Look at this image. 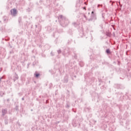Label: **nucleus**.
<instances>
[{
	"mask_svg": "<svg viewBox=\"0 0 131 131\" xmlns=\"http://www.w3.org/2000/svg\"><path fill=\"white\" fill-rule=\"evenodd\" d=\"M58 19L59 20L60 23L61 25L66 26L67 25H68V23H69L68 19L66 18L65 16H63L62 15L59 16Z\"/></svg>",
	"mask_w": 131,
	"mask_h": 131,
	"instance_id": "f257e3e1",
	"label": "nucleus"
},
{
	"mask_svg": "<svg viewBox=\"0 0 131 131\" xmlns=\"http://www.w3.org/2000/svg\"><path fill=\"white\" fill-rule=\"evenodd\" d=\"M95 20H97V14L96 13V10L93 9L91 12L90 18L88 19V21H95Z\"/></svg>",
	"mask_w": 131,
	"mask_h": 131,
	"instance_id": "f03ea898",
	"label": "nucleus"
},
{
	"mask_svg": "<svg viewBox=\"0 0 131 131\" xmlns=\"http://www.w3.org/2000/svg\"><path fill=\"white\" fill-rule=\"evenodd\" d=\"M80 122H81V119L80 118L77 120L74 119L72 121L73 126H74V127H76L77 125H78V126H80Z\"/></svg>",
	"mask_w": 131,
	"mask_h": 131,
	"instance_id": "7ed1b4c3",
	"label": "nucleus"
},
{
	"mask_svg": "<svg viewBox=\"0 0 131 131\" xmlns=\"http://www.w3.org/2000/svg\"><path fill=\"white\" fill-rule=\"evenodd\" d=\"M93 76V74L92 73H88L84 75V78L86 81H89V79H91Z\"/></svg>",
	"mask_w": 131,
	"mask_h": 131,
	"instance_id": "20e7f679",
	"label": "nucleus"
},
{
	"mask_svg": "<svg viewBox=\"0 0 131 131\" xmlns=\"http://www.w3.org/2000/svg\"><path fill=\"white\" fill-rule=\"evenodd\" d=\"M62 55L64 56V57H68L69 55H70V53H69V50L65 49L62 51Z\"/></svg>",
	"mask_w": 131,
	"mask_h": 131,
	"instance_id": "39448f33",
	"label": "nucleus"
},
{
	"mask_svg": "<svg viewBox=\"0 0 131 131\" xmlns=\"http://www.w3.org/2000/svg\"><path fill=\"white\" fill-rule=\"evenodd\" d=\"M84 111L86 113H91L92 112V108L90 106H86L84 107Z\"/></svg>",
	"mask_w": 131,
	"mask_h": 131,
	"instance_id": "423d86ee",
	"label": "nucleus"
},
{
	"mask_svg": "<svg viewBox=\"0 0 131 131\" xmlns=\"http://www.w3.org/2000/svg\"><path fill=\"white\" fill-rule=\"evenodd\" d=\"M10 13H11V15H12V16H16V15H17V9L13 8V9H11L10 10Z\"/></svg>",
	"mask_w": 131,
	"mask_h": 131,
	"instance_id": "0eeeda50",
	"label": "nucleus"
},
{
	"mask_svg": "<svg viewBox=\"0 0 131 131\" xmlns=\"http://www.w3.org/2000/svg\"><path fill=\"white\" fill-rule=\"evenodd\" d=\"M117 107H119V109L121 112H122L124 110V107H123V105L121 104H117Z\"/></svg>",
	"mask_w": 131,
	"mask_h": 131,
	"instance_id": "6e6552de",
	"label": "nucleus"
},
{
	"mask_svg": "<svg viewBox=\"0 0 131 131\" xmlns=\"http://www.w3.org/2000/svg\"><path fill=\"white\" fill-rule=\"evenodd\" d=\"M18 79H19V77L18 76V75L17 74V73H15L14 75L13 76V79L14 82H15L16 80H18Z\"/></svg>",
	"mask_w": 131,
	"mask_h": 131,
	"instance_id": "1a4fd4ad",
	"label": "nucleus"
},
{
	"mask_svg": "<svg viewBox=\"0 0 131 131\" xmlns=\"http://www.w3.org/2000/svg\"><path fill=\"white\" fill-rule=\"evenodd\" d=\"M2 116H5L7 113H8V108H3L2 109Z\"/></svg>",
	"mask_w": 131,
	"mask_h": 131,
	"instance_id": "9d476101",
	"label": "nucleus"
},
{
	"mask_svg": "<svg viewBox=\"0 0 131 131\" xmlns=\"http://www.w3.org/2000/svg\"><path fill=\"white\" fill-rule=\"evenodd\" d=\"M62 81L63 83H67L68 82V76H64L63 79L62 80Z\"/></svg>",
	"mask_w": 131,
	"mask_h": 131,
	"instance_id": "9b49d317",
	"label": "nucleus"
},
{
	"mask_svg": "<svg viewBox=\"0 0 131 131\" xmlns=\"http://www.w3.org/2000/svg\"><path fill=\"white\" fill-rule=\"evenodd\" d=\"M34 76L35 78H39V76H40V74L36 71L34 74Z\"/></svg>",
	"mask_w": 131,
	"mask_h": 131,
	"instance_id": "f8f14e48",
	"label": "nucleus"
},
{
	"mask_svg": "<svg viewBox=\"0 0 131 131\" xmlns=\"http://www.w3.org/2000/svg\"><path fill=\"white\" fill-rule=\"evenodd\" d=\"M68 34H70V35H72L73 34V30L72 29H70L67 31Z\"/></svg>",
	"mask_w": 131,
	"mask_h": 131,
	"instance_id": "ddd939ff",
	"label": "nucleus"
},
{
	"mask_svg": "<svg viewBox=\"0 0 131 131\" xmlns=\"http://www.w3.org/2000/svg\"><path fill=\"white\" fill-rule=\"evenodd\" d=\"M80 37H84L85 36L84 35V34L83 33V30L82 29H81L80 32L79 33Z\"/></svg>",
	"mask_w": 131,
	"mask_h": 131,
	"instance_id": "4468645a",
	"label": "nucleus"
},
{
	"mask_svg": "<svg viewBox=\"0 0 131 131\" xmlns=\"http://www.w3.org/2000/svg\"><path fill=\"white\" fill-rule=\"evenodd\" d=\"M105 53L107 54V55H111V54H112L111 50H110V49L109 48L106 49Z\"/></svg>",
	"mask_w": 131,
	"mask_h": 131,
	"instance_id": "2eb2a0df",
	"label": "nucleus"
},
{
	"mask_svg": "<svg viewBox=\"0 0 131 131\" xmlns=\"http://www.w3.org/2000/svg\"><path fill=\"white\" fill-rule=\"evenodd\" d=\"M66 108L69 109L70 108V102L69 101H67L66 104Z\"/></svg>",
	"mask_w": 131,
	"mask_h": 131,
	"instance_id": "dca6fc26",
	"label": "nucleus"
},
{
	"mask_svg": "<svg viewBox=\"0 0 131 131\" xmlns=\"http://www.w3.org/2000/svg\"><path fill=\"white\" fill-rule=\"evenodd\" d=\"M97 68H99V66H98L97 64H94L93 66V67L92 68V70H95V69H97Z\"/></svg>",
	"mask_w": 131,
	"mask_h": 131,
	"instance_id": "f3484780",
	"label": "nucleus"
},
{
	"mask_svg": "<svg viewBox=\"0 0 131 131\" xmlns=\"http://www.w3.org/2000/svg\"><path fill=\"white\" fill-rule=\"evenodd\" d=\"M79 65L80 67H83L84 66V63L82 61H79Z\"/></svg>",
	"mask_w": 131,
	"mask_h": 131,
	"instance_id": "a211bd4d",
	"label": "nucleus"
},
{
	"mask_svg": "<svg viewBox=\"0 0 131 131\" xmlns=\"http://www.w3.org/2000/svg\"><path fill=\"white\" fill-rule=\"evenodd\" d=\"M71 42H72V39L69 38L67 41V45H71Z\"/></svg>",
	"mask_w": 131,
	"mask_h": 131,
	"instance_id": "6ab92c4d",
	"label": "nucleus"
},
{
	"mask_svg": "<svg viewBox=\"0 0 131 131\" xmlns=\"http://www.w3.org/2000/svg\"><path fill=\"white\" fill-rule=\"evenodd\" d=\"M120 87V84H115L114 88L117 89V90H119Z\"/></svg>",
	"mask_w": 131,
	"mask_h": 131,
	"instance_id": "aec40b11",
	"label": "nucleus"
},
{
	"mask_svg": "<svg viewBox=\"0 0 131 131\" xmlns=\"http://www.w3.org/2000/svg\"><path fill=\"white\" fill-rule=\"evenodd\" d=\"M95 81V77H93V76L91 77V78H90V79H89V82H93V81Z\"/></svg>",
	"mask_w": 131,
	"mask_h": 131,
	"instance_id": "412c9836",
	"label": "nucleus"
},
{
	"mask_svg": "<svg viewBox=\"0 0 131 131\" xmlns=\"http://www.w3.org/2000/svg\"><path fill=\"white\" fill-rule=\"evenodd\" d=\"M105 35H106V36H108V37H111V33L109 31H106Z\"/></svg>",
	"mask_w": 131,
	"mask_h": 131,
	"instance_id": "4be33fe9",
	"label": "nucleus"
},
{
	"mask_svg": "<svg viewBox=\"0 0 131 131\" xmlns=\"http://www.w3.org/2000/svg\"><path fill=\"white\" fill-rule=\"evenodd\" d=\"M87 90H88V89L86 88V87L85 86L82 88V91L83 93L86 92Z\"/></svg>",
	"mask_w": 131,
	"mask_h": 131,
	"instance_id": "5701e85b",
	"label": "nucleus"
},
{
	"mask_svg": "<svg viewBox=\"0 0 131 131\" xmlns=\"http://www.w3.org/2000/svg\"><path fill=\"white\" fill-rule=\"evenodd\" d=\"M124 89H125V87L124 86V85L120 84V89L119 90H124Z\"/></svg>",
	"mask_w": 131,
	"mask_h": 131,
	"instance_id": "b1692460",
	"label": "nucleus"
},
{
	"mask_svg": "<svg viewBox=\"0 0 131 131\" xmlns=\"http://www.w3.org/2000/svg\"><path fill=\"white\" fill-rule=\"evenodd\" d=\"M14 110H16L17 112H19V105H16L14 108Z\"/></svg>",
	"mask_w": 131,
	"mask_h": 131,
	"instance_id": "393cba45",
	"label": "nucleus"
},
{
	"mask_svg": "<svg viewBox=\"0 0 131 131\" xmlns=\"http://www.w3.org/2000/svg\"><path fill=\"white\" fill-rule=\"evenodd\" d=\"M4 95H6V93L3 91L0 92V97H4Z\"/></svg>",
	"mask_w": 131,
	"mask_h": 131,
	"instance_id": "a878e982",
	"label": "nucleus"
},
{
	"mask_svg": "<svg viewBox=\"0 0 131 131\" xmlns=\"http://www.w3.org/2000/svg\"><path fill=\"white\" fill-rule=\"evenodd\" d=\"M3 20L5 23H8V18H7V17H4Z\"/></svg>",
	"mask_w": 131,
	"mask_h": 131,
	"instance_id": "bb28decb",
	"label": "nucleus"
},
{
	"mask_svg": "<svg viewBox=\"0 0 131 131\" xmlns=\"http://www.w3.org/2000/svg\"><path fill=\"white\" fill-rule=\"evenodd\" d=\"M9 123V119L8 118H5V124H8Z\"/></svg>",
	"mask_w": 131,
	"mask_h": 131,
	"instance_id": "cd10ccee",
	"label": "nucleus"
},
{
	"mask_svg": "<svg viewBox=\"0 0 131 131\" xmlns=\"http://www.w3.org/2000/svg\"><path fill=\"white\" fill-rule=\"evenodd\" d=\"M98 81L99 82H100V83L98 84L99 86L101 85L102 83H103V82L102 81V79H98Z\"/></svg>",
	"mask_w": 131,
	"mask_h": 131,
	"instance_id": "c85d7f7f",
	"label": "nucleus"
},
{
	"mask_svg": "<svg viewBox=\"0 0 131 131\" xmlns=\"http://www.w3.org/2000/svg\"><path fill=\"white\" fill-rule=\"evenodd\" d=\"M96 122H97V121H96L95 120H91V123H92V124H95Z\"/></svg>",
	"mask_w": 131,
	"mask_h": 131,
	"instance_id": "c756f323",
	"label": "nucleus"
},
{
	"mask_svg": "<svg viewBox=\"0 0 131 131\" xmlns=\"http://www.w3.org/2000/svg\"><path fill=\"white\" fill-rule=\"evenodd\" d=\"M125 95L126 96L127 98L128 99V97H129V96H131V94H129V93H126Z\"/></svg>",
	"mask_w": 131,
	"mask_h": 131,
	"instance_id": "7c9ffc66",
	"label": "nucleus"
},
{
	"mask_svg": "<svg viewBox=\"0 0 131 131\" xmlns=\"http://www.w3.org/2000/svg\"><path fill=\"white\" fill-rule=\"evenodd\" d=\"M74 58L76 60V59H77V55L76 54V53H75V52H74Z\"/></svg>",
	"mask_w": 131,
	"mask_h": 131,
	"instance_id": "2f4dec72",
	"label": "nucleus"
},
{
	"mask_svg": "<svg viewBox=\"0 0 131 131\" xmlns=\"http://www.w3.org/2000/svg\"><path fill=\"white\" fill-rule=\"evenodd\" d=\"M101 15H102V18H103V19H105V13H104V12H102V13H101Z\"/></svg>",
	"mask_w": 131,
	"mask_h": 131,
	"instance_id": "473e14b6",
	"label": "nucleus"
},
{
	"mask_svg": "<svg viewBox=\"0 0 131 131\" xmlns=\"http://www.w3.org/2000/svg\"><path fill=\"white\" fill-rule=\"evenodd\" d=\"M32 10V9H31V8L29 7L27 9V12H31V11Z\"/></svg>",
	"mask_w": 131,
	"mask_h": 131,
	"instance_id": "72a5a7b5",
	"label": "nucleus"
},
{
	"mask_svg": "<svg viewBox=\"0 0 131 131\" xmlns=\"http://www.w3.org/2000/svg\"><path fill=\"white\" fill-rule=\"evenodd\" d=\"M51 56H52V57H54V56H55V53L53 52V51H52L50 53Z\"/></svg>",
	"mask_w": 131,
	"mask_h": 131,
	"instance_id": "f704fd0d",
	"label": "nucleus"
},
{
	"mask_svg": "<svg viewBox=\"0 0 131 131\" xmlns=\"http://www.w3.org/2000/svg\"><path fill=\"white\" fill-rule=\"evenodd\" d=\"M29 7L31 8H31H33V4L30 3Z\"/></svg>",
	"mask_w": 131,
	"mask_h": 131,
	"instance_id": "c9c22d12",
	"label": "nucleus"
},
{
	"mask_svg": "<svg viewBox=\"0 0 131 131\" xmlns=\"http://www.w3.org/2000/svg\"><path fill=\"white\" fill-rule=\"evenodd\" d=\"M57 53H58V55L61 54V53H62V51L61 50V49L57 50Z\"/></svg>",
	"mask_w": 131,
	"mask_h": 131,
	"instance_id": "e433bc0d",
	"label": "nucleus"
},
{
	"mask_svg": "<svg viewBox=\"0 0 131 131\" xmlns=\"http://www.w3.org/2000/svg\"><path fill=\"white\" fill-rule=\"evenodd\" d=\"M49 71L51 73V74H54V71H53V70H50Z\"/></svg>",
	"mask_w": 131,
	"mask_h": 131,
	"instance_id": "4c0bfd02",
	"label": "nucleus"
},
{
	"mask_svg": "<svg viewBox=\"0 0 131 131\" xmlns=\"http://www.w3.org/2000/svg\"><path fill=\"white\" fill-rule=\"evenodd\" d=\"M83 17H84L85 19V20H88V21H89V19H88V17H86V16L85 14L83 15Z\"/></svg>",
	"mask_w": 131,
	"mask_h": 131,
	"instance_id": "58836bf2",
	"label": "nucleus"
},
{
	"mask_svg": "<svg viewBox=\"0 0 131 131\" xmlns=\"http://www.w3.org/2000/svg\"><path fill=\"white\" fill-rule=\"evenodd\" d=\"M100 89L101 90H105V86H104V85H102V86L100 87Z\"/></svg>",
	"mask_w": 131,
	"mask_h": 131,
	"instance_id": "ea45409f",
	"label": "nucleus"
},
{
	"mask_svg": "<svg viewBox=\"0 0 131 131\" xmlns=\"http://www.w3.org/2000/svg\"><path fill=\"white\" fill-rule=\"evenodd\" d=\"M41 57H42V58H46V56L45 54L42 53L41 54Z\"/></svg>",
	"mask_w": 131,
	"mask_h": 131,
	"instance_id": "a19ab883",
	"label": "nucleus"
},
{
	"mask_svg": "<svg viewBox=\"0 0 131 131\" xmlns=\"http://www.w3.org/2000/svg\"><path fill=\"white\" fill-rule=\"evenodd\" d=\"M21 21V17H19L18 18V23H20Z\"/></svg>",
	"mask_w": 131,
	"mask_h": 131,
	"instance_id": "79ce46f5",
	"label": "nucleus"
},
{
	"mask_svg": "<svg viewBox=\"0 0 131 131\" xmlns=\"http://www.w3.org/2000/svg\"><path fill=\"white\" fill-rule=\"evenodd\" d=\"M100 7H103V5L98 4L97 5V8H100Z\"/></svg>",
	"mask_w": 131,
	"mask_h": 131,
	"instance_id": "37998d69",
	"label": "nucleus"
},
{
	"mask_svg": "<svg viewBox=\"0 0 131 131\" xmlns=\"http://www.w3.org/2000/svg\"><path fill=\"white\" fill-rule=\"evenodd\" d=\"M72 111H73V112H74V113H76V110L75 109L73 108Z\"/></svg>",
	"mask_w": 131,
	"mask_h": 131,
	"instance_id": "c03bdc74",
	"label": "nucleus"
},
{
	"mask_svg": "<svg viewBox=\"0 0 131 131\" xmlns=\"http://www.w3.org/2000/svg\"><path fill=\"white\" fill-rule=\"evenodd\" d=\"M11 6H12V3H10V4H8V7H9L10 8H11Z\"/></svg>",
	"mask_w": 131,
	"mask_h": 131,
	"instance_id": "a18cd8bd",
	"label": "nucleus"
},
{
	"mask_svg": "<svg viewBox=\"0 0 131 131\" xmlns=\"http://www.w3.org/2000/svg\"><path fill=\"white\" fill-rule=\"evenodd\" d=\"M30 65V63H27V68H29V66Z\"/></svg>",
	"mask_w": 131,
	"mask_h": 131,
	"instance_id": "49530a36",
	"label": "nucleus"
},
{
	"mask_svg": "<svg viewBox=\"0 0 131 131\" xmlns=\"http://www.w3.org/2000/svg\"><path fill=\"white\" fill-rule=\"evenodd\" d=\"M47 18H50V14H48L46 15Z\"/></svg>",
	"mask_w": 131,
	"mask_h": 131,
	"instance_id": "de8ad7c7",
	"label": "nucleus"
},
{
	"mask_svg": "<svg viewBox=\"0 0 131 131\" xmlns=\"http://www.w3.org/2000/svg\"><path fill=\"white\" fill-rule=\"evenodd\" d=\"M117 62H118L117 64L119 65V66L120 65V61L118 60Z\"/></svg>",
	"mask_w": 131,
	"mask_h": 131,
	"instance_id": "09e8293b",
	"label": "nucleus"
},
{
	"mask_svg": "<svg viewBox=\"0 0 131 131\" xmlns=\"http://www.w3.org/2000/svg\"><path fill=\"white\" fill-rule=\"evenodd\" d=\"M97 56L98 57V59H99V58H101V55L100 54H98Z\"/></svg>",
	"mask_w": 131,
	"mask_h": 131,
	"instance_id": "8fccbe9b",
	"label": "nucleus"
},
{
	"mask_svg": "<svg viewBox=\"0 0 131 131\" xmlns=\"http://www.w3.org/2000/svg\"><path fill=\"white\" fill-rule=\"evenodd\" d=\"M56 33H53V36L54 37H55V36L56 35Z\"/></svg>",
	"mask_w": 131,
	"mask_h": 131,
	"instance_id": "3c124183",
	"label": "nucleus"
},
{
	"mask_svg": "<svg viewBox=\"0 0 131 131\" xmlns=\"http://www.w3.org/2000/svg\"><path fill=\"white\" fill-rule=\"evenodd\" d=\"M18 94V95H19L20 97H21V96H22V94H21V93H19Z\"/></svg>",
	"mask_w": 131,
	"mask_h": 131,
	"instance_id": "603ef678",
	"label": "nucleus"
},
{
	"mask_svg": "<svg viewBox=\"0 0 131 131\" xmlns=\"http://www.w3.org/2000/svg\"><path fill=\"white\" fill-rule=\"evenodd\" d=\"M113 36H114V37H115V33H113Z\"/></svg>",
	"mask_w": 131,
	"mask_h": 131,
	"instance_id": "864d4df0",
	"label": "nucleus"
},
{
	"mask_svg": "<svg viewBox=\"0 0 131 131\" xmlns=\"http://www.w3.org/2000/svg\"><path fill=\"white\" fill-rule=\"evenodd\" d=\"M10 101V99H7V102H9Z\"/></svg>",
	"mask_w": 131,
	"mask_h": 131,
	"instance_id": "5fc2aeb1",
	"label": "nucleus"
},
{
	"mask_svg": "<svg viewBox=\"0 0 131 131\" xmlns=\"http://www.w3.org/2000/svg\"><path fill=\"white\" fill-rule=\"evenodd\" d=\"M100 27H101V29H103V25H100Z\"/></svg>",
	"mask_w": 131,
	"mask_h": 131,
	"instance_id": "6e6d98bb",
	"label": "nucleus"
},
{
	"mask_svg": "<svg viewBox=\"0 0 131 131\" xmlns=\"http://www.w3.org/2000/svg\"><path fill=\"white\" fill-rule=\"evenodd\" d=\"M24 97H23L22 98H21V100H22V101H24Z\"/></svg>",
	"mask_w": 131,
	"mask_h": 131,
	"instance_id": "4d7b16f0",
	"label": "nucleus"
},
{
	"mask_svg": "<svg viewBox=\"0 0 131 131\" xmlns=\"http://www.w3.org/2000/svg\"><path fill=\"white\" fill-rule=\"evenodd\" d=\"M105 12L106 13H107V12H108V10H107V9H105Z\"/></svg>",
	"mask_w": 131,
	"mask_h": 131,
	"instance_id": "13d9d810",
	"label": "nucleus"
},
{
	"mask_svg": "<svg viewBox=\"0 0 131 131\" xmlns=\"http://www.w3.org/2000/svg\"><path fill=\"white\" fill-rule=\"evenodd\" d=\"M23 66H25V64H24V61H23Z\"/></svg>",
	"mask_w": 131,
	"mask_h": 131,
	"instance_id": "bf43d9fd",
	"label": "nucleus"
},
{
	"mask_svg": "<svg viewBox=\"0 0 131 131\" xmlns=\"http://www.w3.org/2000/svg\"><path fill=\"white\" fill-rule=\"evenodd\" d=\"M2 79H3V77H2L1 78H0V81H1Z\"/></svg>",
	"mask_w": 131,
	"mask_h": 131,
	"instance_id": "052dcab7",
	"label": "nucleus"
},
{
	"mask_svg": "<svg viewBox=\"0 0 131 131\" xmlns=\"http://www.w3.org/2000/svg\"><path fill=\"white\" fill-rule=\"evenodd\" d=\"M113 64H116V61H114L113 62Z\"/></svg>",
	"mask_w": 131,
	"mask_h": 131,
	"instance_id": "680f3d73",
	"label": "nucleus"
},
{
	"mask_svg": "<svg viewBox=\"0 0 131 131\" xmlns=\"http://www.w3.org/2000/svg\"><path fill=\"white\" fill-rule=\"evenodd\" d=\"M12 53H13V51H10V54H12Z\"/></svg>",
	"mask_w": 131,
	"mask_h": 131,
	"instance_id": "e2e57ef3",
	"label": "nucleus"
},
{
	"mask_svg": "<svg viewBox=\"0 0 131 131\" xmlns=\"http://www.w3.org/2000/svg\"><path fill=\"white\" fill-rule=\"evenodd\" d=\"M57 39H56L55 40V41H56L55 43H57Z\"/></svg>",
	"mask_w": 131,
	"mask_h": 131,
	"instance_id": "0e129e2a",
	"label": "nucleus"
},
{
	"mask_svg": "<svg viewBox=\"0 0 131 131\" xmlns=\"http://www.w3.org/2000/svg\"><path fill=\"white\" fill-rule=\"evenodd\" d=\"M73 24H74V25H75V24H76V23H73Z\"/></svg>",
	"mask_w": 131,
	"mask_h": 131,
	"instance_id": "69168bd1",
	"label": "nucleus"
},
{
	"mask_svg": "<svg viewBox=\"0 0 131 131\" xmlns=\"http://www.w3.org/2000/svg\"><path fill=\"white\" fill-rule=\"evenodd\" d=\"M102 64H105V62H102Z\"/></svg>",
	"mask_w": 131,
	"mask_h": 131,
	"instance_id": "338daca9",
	"label": "nucleus"
},
{
	"mask_svg": "<svg viewBox=\"0 0 131 131\" xmlns=\"http://www.w3.org/2000/svg\"><path fill=\"white\" fill-rule=\"evenodd\" d=\"M31 111H33V110H31Z\"/></svg>",
	"mask_w": 131,
	"mask_h": 131,
	"instance_id": "774afa93",
	"label": "nucleus"
}]
</instances>
